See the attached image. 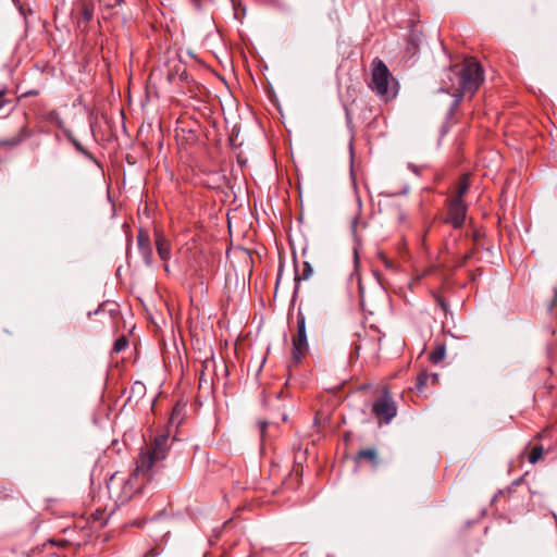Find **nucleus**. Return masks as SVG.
<instances>
[{"label": "nucleus", "instance_id": "nucleus-7", "mask_svg": "<svg viewBox=\"0 0 557 557\" xmlns=\"http://www.w3.org/2000/svg\"><path fill=\"white\" fill-rule=\"evenodd\" d=\"M467 216V205L463 200L448 199L447 200V215L444 223L450 224L454 228H460Z\"/></svg>", "mask_w": 557, "mask_h": 557}, {"label": "nucleus", "instance_id": "nucleus-11", "mask_svg": "<svg viewBox=\"0 0 557 557\" xmlns=\"http://www.w3.org/2000/svg\"><path fill=\"white\" fill-rule=\"evenodd\" d=\"M356 460H367L371 465L376 466L377 465V453L375 448H366L359 450V453L356 456Z\"/></svg>", "mask_w": 557, "mask_h": 557}, {"label": "nucleus", "instance_id": "nucleus-13", "mask_svg": "<svg viewBox=\"0 0 557 557\" xmlns=\"http://www.w3.org/2000/svg\"><path fill=\"white\" fill-rule=\"evenodd\" d=\"M430 381V374L426 371H421L417 376V381L414 384L416 391L421 394L424 391L426 383Z\"/></svg>", "mask_w": 557, "mask_h": 557}, {"label": "nucleus", "instance_id": "nucleus-17", "mask_svg": "<svg viewBox=\"0 0 557 557\" xmlns=\"http://www.w3.org/2000/svg\"><path fill=\"white\" fill-rule=\"evenodd\" d=\"M81 15H82V18L85 22H89L92 18V16H94V7H92V4L84 2L82 4Z\"/></svg>", "mask_w": 557, "mask_h": 557}, {"label": "nucleus", "instance_id": "nucleus-28", "mask_svg": "<svg viewBox=\"0 0 557 557\" xmlns=\"http://www.w3.org/2000/svg\"><path fill=\"white\" fill-rule=\"evenodd\" d=\"M357 223H358V220H357V219H355V220H354V222H352V227H354V230L356 228Z\"/></svg>", "mask_w": 557, "mask_h": 557}, {"label": "nucleus", "instance_id": "nucleus-21", "mask_svg": "<svg viewBox=\"0 0 557 557\" xmlns=\"http://www.w3.org/2000/svg\"><path fill=\"white\" fill-rule=\"evenodd\" d=\"M435 300H436L437 305L441 307V309L445 313H447L448 312V304L446 302V300L438 295L435 296Z\"/></svg>", "mask_w": 557, "mask_h": 557}, {"label": "nucleus", "instance_id": "nucleus-25", "mask_svg": "<svg viewBox=\"0 0 557 557\" xmlns=\"http://www.w3.org/2000/svg\"><path fill=\"white\" fill-rule=\"evenodd\" d=\"M430 380L433 385H436L438 383V374H436V373L431 374Z\"/></svg>", "mask_w": 557, "mask_h": 557}, {"label": "nucleus", "instance_id": "nucleus-26", "mask_svg": "<svg viewBox=\"0 0 557 557\" xmlns=\"http://www.w3.org/2000/svg\"><path fill=\"white\" fill-rule=\"evenodd\" d=\"M470 257H471V255H470V253L465 255V257H463L462 262L460 263V265H463Z\"/></svg>", "mask_w": 557, "mask_h": 557}, {"label": "nucleus", "instance_id": "nucleus-5", "mask_svg": "<svg viewBox=\"0 0 557 557\" xmlns=\"http://www.w3.org/2000/svg\"><path fill=\"white\" fill-rule=\"evenodd\" d=\"M293 343V358L295 361H299L308 351V342L306 333V319L301 311L297 313V331L292 338Z\"/></svg>", "mask_w": 557, "mask_h": 557}, {"label": "nucleus", "instance_id": "nucleus-23", "mask_svg": "<svg viewBox=\"0 0 557 557\" xmlns=\"http://www.w3.org/2000/svg\"><path fill=\"white\" fill-rule=\"evenodd\" d=\"M258 425H259V429H260V432H261V435L263 436L264 435V432H265V429L268 426V422L267 421H259L258 422Z\"/></svg>", "mask_w": 557, "mask_h": 557}, {"label": "nucleus", "instance_id": "nucleus-3", "mask_svg": "<svg viewBox=\"0 0 557 557\" xmlns=\"http://www.w3.org/2000/svg\"><path fill=\"white\" fill-rule=\"evenodd\" d=\"M370 69V89L385 101L395 98L398 92V83L389 72L386 64L380 58H374L371 62Z\"/></svg>", "mask_w": 557, "mask_h": 557}, {"label": "nucleus", "instance_id": "nucleus-14", "mask_svg": "<svg viewBox=\"0 0 557 557\" xmlns=\"http://www.w3.org/2000/svg\"><path fill=\"white\" fill-rule=\"evenodd\" d=\"M543 454H544V448L542 445H535L534 447L531 448L530 453H529V456H528V460L530 463H536L542 457H543Z\"/></svg>", "mask_w": 557, "mask_h": 557}, {"label": "nucleus", "instance_id": "nucleus-10", "mask_svg": "<svg viewBox=\"0 0 557 557\" xmlns=\"http://www.w3.org/2000/svg\"><path fill=\"white\" fill-rule=\"evenodd\" d=\"M138 246H139V249L145 258V261L147 264H150L151 262V256H152V251H151V248L149 246V238L148 236L146 235H143L141 233L139 234L138 236Z\"/></svg>", "mask_w": 557, "mask_h": 557}, {"label": "nucleus", "instance_id": "nucleus-4", "mask_svg": "<svg viewBox=\"0 0 557 557\" xmlns=\"http://www.w3.org/2000/svg\"><path fill=\"white\" fill-rule=\"evenodd\" d=\"M458 76V89L455 96V106H458L466 92L474 94L483 83V70L480 63L465 60L461 69L455 72Z\"/></svg>", "mask_w": 557, "mask_h": 557}, {"label": "nucleus", "instance_id": "nucleus-8", "mask_svg": "<svg viewBox=\"0 0 557 557\" xmlns=\"http://www.w3.org/2000/svg\"><path fill=\"white\" fill-rule=\"evenodd\" d=\"M154 242L159 257L163 261H168L171 258L170 240L165 237V235L162 232L157 231L154 233Z\"/></svg>", "mask_w": 557, "mask_h": 557}, {"label": "nucleus", "instance_id": "nucleus-30", "mask_svg": "<svg viewBox=\"0 0 557 557\" xmlns=\"http://www.w3.org/2000/svg\"><path fill=\"white\" fill-rule=\"evenodd\" d=\"M164 270H165V271H169V267H168V264H165V265H164Z\"/></svg>", "mask_w": 557, "mask_h": 557}, {"label": "nucleus", "instance_id": "nucleus-24", "mask_svg": "<svg viewBox=\"0 0 557 557\" xmlns=\"http://www.w3.org/2000/svg\"><path fill=\"white\" fill-rule=\"evenodd\" d=\"M39 95V91L36 89L28 90L22 95V97H29V96H37Z\"/></svg>", "mask_w": 557, "mask_h": 557}, {"label": "nucleus", "instance_id": "nucleus-16", "mask_svg": "<svg viewBox=\"0 0 557 557\" xmlns=\"http://www.w3.org/2000/svg\"><path fill=\"white\" fill-rule=\"evenodd\" d=\"M65 136L79 153L84 154L85 157L89 156L85 147L73 136L70 131L65 132Z\"/></svg>", "mask_w": 557, "mask_h": 557}, {"label": "nucleus", "instance_id": "nucleus-2", "mask_svg": "<svg viewBox=\"0 0 557 557\" xmlns=\"http://www.w3.org/2000/svg\"><path fill=\"white\" fill-rule=\"evenodd\" d=\"M169 434L161 433L154 437L151 445H146L137 458V474L150 472L153 476L158 471V463L166 458L169 450Z\"/></svg>", "mask_w": 557, "mask_h": 557}, {"label": "nucleus", "instance_id": "nucleus-15", "mask_svg": "<svg viewBox=\"0 0 557 557\" xmlns=\"http://www.w3.org/2000/svg\"><path fill=\"white\" fill-rule=\"evenodd\" d=\"M445 352L446 350L444 346H437L431 351L429 358L433 363H438L444 360Z\"/></svg>", "mask_w": 557, "mask_h": 557}, {"label": "nucleus", "instance_id": "nucleus-6", "mask_svg": "<svg viewBox=\"0 0 557 557\" xmlns=\"http://www.w3.org/2000/svg\"><path fill=\"white\" fill-rule=\"evenodd\" d=\"M372 413L381 422L389 423L397 413L395 401L389 394L385 392L372 405Z\"/></svg>", "mask_w": 557, "mask_h": 557}, {"label": "nucleus", "instance_id": "nucleus-12", "mask_svg": "<svg viewBox=\"0 0 557 557\" xmlns=\"http://www.w3.org/2000/svg\"><path fill=\"white\" fill-rule=\"evenodd\" d=\"M469 187H470V183H469L468 176L463 175L461 177V180L459 181L457 194L455 197H453V199L463 200V196L468 191Z\"/></svg>", "mask_w": 557, "mask_h": 557}, {"label": "nucleus", "instance_id": "nucleus-20", "mask_svg": "<svg viewBox=\"0 0 557 557\" xmlns=\"http://www.w3.org/2000/svg\"><path fill=\"white\" fill-rule=\"evenodd\" d=\"M145 385L141 383V382H135L133 385H132V388H131V392H132V395H143L145 393Z\"/></svg>", "mask_w": 557, "mask_h": 557}, {"label": "nucleus", "instance_id": "nucleus-19", "mask_svg": "<svg viewBox=\"0 0 557 557\" xmlns=\"http://www.w3.org/2000/svg\"><path fill=\"white\" fill-rule=\"evenodd\" d=\"M182 411H183V409L180 406H175L173 408V411H172V414H171V418H170V422L172 424H174V423L180 424L181 423Z\"/></svg>", "mask_w": 557, "mask_h": 557}, {"label": "nucleus", "instance_id": "nucleus-27", "mask_svg": "<svg viewBox=\"0 0 557 557\" xmlns=\"http://www.w3.org/2000/svg\"><path fill=\"white\" fill-rule=\"evenodd\" d=\"M203 376H205V372L201 371L200 377H199L200 384L202 383V381L207 382Z\"/></svg>", "mask_w": 557, "mask_h": 557}, {"label": "nucleus", "instance_id": "nucleus-18", "mask_svg": "<svg viewBox=\"0 0 557 557\" xmlns=\"http://www.w3.org/2000/svg\"><path fill=\"white\" fill-rule=\"evenodd\" d=\"M127 344H128V341H127V338L125 336L119 337L117 339H115V342L113 344V351L114 352H121L122 350L125 349Z\"/></svg>", "mask_w": 557, "mask_h": 557}, {"label": "nucleus", "instance_id": "nucleus-29", "mask_svg": "<svg viewBox=\"0 0 557 557\" xmlns=\"http://www.w3.org/2000/svg\"><path fill=\"white\" fill-rule=\"evenodd\" d=\"M280 280H281V271H280V272H278V274H277L276 285L278 284Z\"/></svg>", "mask_w": 557, "mask_h": 557}, {"label": "nucleus", "instance_id": "nucleus-1", "mask_svg": "<svg viewBox=\"0 0 557 557\" xmlns=\"http://www.w3.org/2000/svg\"><path fill=\"white\" fill-rule=\"evenodd\" d=\"M152 479L153 475L148 471L137 474V466L129 475L115 472L107 482L109 496L115 504L124 505L129 502L136 493L141 492Z\"/></svg>", "mask_w": 557, "mask_h": 557}, {"label": "nucleus", "instance_id": "nucleus-9", "mask_svg": "<svg viewBox=\"0 0 557 557\" xmlns=\"http://www.w3.org/2000/svg\"><path fill=\"white\" fill-rule=\"evenodd\" d=\"M312 268L310 265L309 262L305 261L302 263V270H301V273H298L296 272L295 274V289H294V295L293 297L295 298L299 292V282L302 281V280H308L311 275H312Z\"/></svg>", "mask_w": 557, "mask_h": 557}, {"label": "nucleus", "instance_id": "nucleus-22", "mask_svg": "<svg viewBox=\"0 0 557 557\" xmlns=\"http://www.w3.org/2000/svg\"><path fill=\"white\" fill-rule=\"evenodd\" d=\"M8 89L4 87L0 89V110L8 103V99L5 98Z\"/></svg>", "mask_w": 557, "mask_h": 557}]
</instances>
